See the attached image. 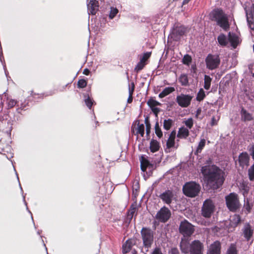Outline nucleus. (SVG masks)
I'll use <instances>...</instances> for the list:
<instances>
[{"instance_id":"4be33fe9","label":"nucleus","mask_w":254,"mask_h":254,"mask_svg":"<svg viewBox=\"0 0 254 254\" xmlns=\"http://www.w3.org/2000/svg\"><path fill=\"white\" fill-rule=\"evenodd\" d=\"M189 129L184 127H182L179 128L177 136L181 139H186L189 135Z\"/></svg>"},{"instance_id":"e433bc0d","label":"nucleus","mask_w":254,"mask_h":254,"mask_svg":"<svg viewBox=\"0 0 254 254\" xmlns=\"http://www.w3.org/2000/svg\"><path fill=\"white\" fill-rule=\"evenodd\" d=\"M205 96V94L203 89H200L197 93L196 99L197 101L202 100Z\"/></svg>"},{"instance_id":"6e6d98bb","label":"nucleus","mask_w":254,"mask_h":254,"mask_svg":"<svg viewBox=\"0 0 254 254\" xmlns=\"http://www.w3.org/2000/svg\"><path fill=\"white\" fill-rule=\"evenodd\" d=\"M251 155L254 159V145H253L250 149Z\"/></svg>"},{"instance_id":"f8f14e48","label":"nucleus","mask_w":254,"mask_h":254,"mask_svg":"<svg viewBox=\"0 0 254 254\" xmlns=\"http://www.w3.org/2000/svg\"><path fill=\"white\" fill-rule=\"evenodd\" d=\"M176 136V131L173 130L169 135V137L166 141V148L165 149L166 152L170 151V149L173 148L177 149L179 145L175 142V138Z\"/></svg>"},{"instance_id":"58836bf2","label":"nucleus","mask_w":254,"mask_h":254,"mask_svg":"<svg viewBox=\"0 0 254 254\" xmlns=\"http://www.w3.org/2000/svg\"><path fill=\"white\" fill-rule=\"evenodd\" d=\"M199 191H183L184 194L190 197H194L198 195Z\"/></svg>"},{"instance_id":"bf43d9fd","label":"nucleus","mask_w":254,"mask_h":254,"mask_svg":"<svg viewBox=\"0 0 254 254\" xmlns=\"http://www.w3.org/2000/svg\"><path fill=\"white\" fill-rule=\"evenodd\" d=\"M216 124V120L214 117H213L211 120V125L214 126Z\"/></svg>"},{"instance_id":"37998d69","label":"nucleus","mask_w":254,"mask_h":254,"mask_svg":"<svg viewBox=\"0 0 254 254\" xmlns=\"http://www.w3.org/2000/svg\"><path fill=\"white\" fill-rule=\"evenodd\" d=\"M118 13V9L117 8H114V7H111V10H110V13L109 14V17L111 19H113L116 15V14Z\"/></svg>"},{"instance_id":"72a5a7b5","label":"nucleus","mask_w":254,"mask_h":254,"mask_svg":"<svg viewBox=\"0 0 254 254\" xmlns=\"http://www.w3.org/2000/svg\"><path fill=\"white\" fill-rule=\"evenodd\" d=\"M205 142L206 141L205 139L203 138L200 140L196 150V153H199L201 152L202 149L205 145Z\"/></svg>"},{"instance_id":"8fccbe9b","label":"nucleus","mask_w":254,"mask_h":254,"mask_svg":"<svg viewBox=\"0 0 254 254\" xmlns=\"http://www.w3.org/2000/svg\"><path fill=\"white\" fill-rule=\"evenodd\" d=\"M85 102L86 106L89 109H91V108L93 105V102H92V100L89 97H88L87 99H85Z\"/></svg>"},{"instance_id":"864d4df0","label":"nucleus","mask_w":254,"mask_h":254,"mask_svg":"<svg viewBox=\"0 0 254 254\" xmlns=\"http://www.w3.org/2000/svg\"><path fill=\"white\" fill-rule=\"evenodd\" d=\"M131 85H132L131 88V89L130 88H129V94L132 95L133 92L134 90V87H135V85H134V84L133 82H132L131 83Z\"/></svg>"},{"instance_id":"9b49d317","label":"nucleus","mask_w":254,"mask_h":254,"mask_svg":"<svg viewBox=\"0 0 254 254\" xmlns=\"http://www.w3.org/2000/svg\"><path fill=\"white\" fill-rule=\"evenodd\" d=\"M187 31V28L183 26H176L174 27L170 36L175 41L179 40Z\"/></svg>"},{"instance_id":"1a4fd4ad","label":"nucleus","mask_w":254,"mask_h":254,"mask_svg":"<svg viewBox=\"0 0 254 254\" xmlns=\"http://www.w3.org/2000/svg\"><path fill=\"white\" fill-rule=\"evenodd\" d=\"M171 216V212L166 207H162L156 213L155 219L161 223H166Z\"/></svg>"},{"instance_id":"4468645a","label":"nucleus","mask_w":254,"mask_h":254,"mask_svg":"<svg viewBox=\"0 0 254 254\" xmlns=\"http://www.w3.org/2000/svg\"><path fill=\"white\" fill-rule=\"evenodd\" d=\"M136 239L135 238L129 239L126 241L122 247V252L124 254L129 253L132 247L135 245Z\"/></svg>"},{"instance_id":"a211bd4d","label":"nucleus","mask_w":254,"mask_h":254,"mask_svg":"<svg viewBox=\"0 0 254 254\" xmlns=\"http://www.w3.org/2000/svg\"><path fill=\"white\" fill-rule=\"evenodd\" d=\"M250 157L246 152L241 153L239 156L238 162L240 166L244 167L249 165Z\"/></svg>"},{"instance_id":"a19ab883","label":"nucleus","mask_w":254,"mask_h":254,"mask_svg":"<svg viewBox=\"0 0 254 254\" xmlns=\"http://www.w3.org/2000/svg\"><path fill=\"white\" fill-rule=\"evenodd\" d=\"M249 176L250 180H254V164L249 169Z\"/></svg>"},{"instance_id":"09e8293b","label":"nucleus","mask_w":254,"mask_h":254,"mask_svg":"<svg viewBox=\"0 0 254 254\" xmlns=\"http://www.w3.org/2000/svg\"><path fill=\"white\" fill-rule=\"evenodd\" d=\"M151 56V53L147 52L143 54L142 57L140 59V61L145 63Z\"/></svg>"},{"instance_id":"4c0bfd02","label":"nucleus","mask_w":254,"mask_h":254,"mask_svg":"<svg viewBox=\"0 0 254 254\" xmlns=\"http://www.w3.org/2000/svg\"><path fill=\"white\" fill-rule=\"evenodd\" d=\"M147 104L151 108H152L153 107H155L157 105H159L160 104L158 102L153 100V99H150L147 101Z\"/></svg>"},{"instance_id":"4d7b16f0","label":"nucleus","mask_w":254,"mask_h":254,"mask_svg":"<svg viewBox=\"0 0 254 254\" xmlns=\"http://www.w3.org/2000/svg\"><path fill=\"white\" fill-rule=\"evenodd\" d=\"M90 73V71L87 68H85L84 70H83V73L85 75H88Z\"/></svg>"},{"instance_id":"f704fd0d","label":"nucleus","mask_w":254,"mask_h":254,"mask_svg":"<svg viewBox=\"0 0 254 254\" xmlns=\"http://www.w3.org/2000/svg\"><path fill=\"white\" fill-rule=\"evenodd\" d=\"M155 132L156 135L159 137L161 138L163 136V133L159 127V123L156 122L155 125Z\"/></svg>"},{"instance_id":"cd10ccee","label":"nucleus","mask_w":254,"mask_h":254,"mask_svg":"<svg viewBox=\"0 0 254 254\" xmlns=\"http://www.w3.org/2000/svg\"><path fill=\"white\" fill-rule=\"evenodd\" d=\"M137 127L136 129V134H139L141 136L143 137L144 134V126L143 124H140L139 122L137 121Z\"/></svg>"},{"instance_id":"412c9836","label":"nucleus","mask_w":254,"mask_h":254,"mask_svg":"<svg viewBox=\"0 0 254 254\" xmlns=\"http://www.w3.org/2000/svg\"><path fill=\"white\" fill-rule=\"evenodd\" d=\"M228 40L230 42L231 46L233 48H236L238 45L239 44V37L234 34H231L230 32L228 34Z\"/></svg>"},{"instance_id":"ddd939ff","label":"nucleus","mask_w":254,"mask_h":254,"mask_svg":"<svg viewBox=\"0 0 254 254\" xmlns=\"http://www.w3.org/2000/svg\"><path fill=\"white\" fill-rule=\"evenodd\" d=\"M221 244L218 241L210 245L206 254H221Z\"/></svg>"},{"instance_id":"f03ea898","label":"nucleus","mask_w":254,"mask_h":254,"mask_svg":"<svg viewBox=\"0 0 254 254\" xmlns=\"http://www.w3.org/2000/svg\"><path fill=\"white\" fill-rule=\"evenodd\" d=\"M181 252L184 254H203L204 244L199 240H195L190 243L188 240L182 239L180 244Z\"/></svg>"},{"instance_id":"2f4dec72","label":"nucleus","mask_w":254,"mask_h":254,"mask_svg":"<svg viewBox=\"0 0 254 254\" xmlns=\"http://www.w3.org/2000/svg\"><path fill=\"white\" fill-rule=\"evenodd\" d=\"M211 80L212 79L209 76L206 75L204 76V88L206 90H208L210 88Z\"/></svg>"},{"instance_id":"7c9ffc66","label":"nucleus","mask_w":254,"mask_h":254,"mask_svg":"<svg viewBox=\"0 0 254 254\" xmlns=\"http://www.w3.org/2000/svg\"><path fill=\"white\" fill-rule=\"evenodd\" d=\"M242 117L245 121H250L253 119L252 115L244 109L242 110Z\"/></svg>"},{"instance_id":"a18cd8bd","label":"nucleus","mask_w":254,"mask_h":254,"mask_svg":"<svg viewBox=\"0 0 254 254\" xmlns=\"http://www.w3.org/2000/svg\"><path fill=\"white\" fill-rule=\"evenodd\" d=\"M145 65V63L141 61H140V62L137 64L136 67H135V70H136L137 71L141 70V69H143Z\"/></svg>"},{"instance_id":"de8ad7c7","label":"nucleus","mask_w":254,"mask_h":254,"mask_svg":"<svg viewBox=\"0 0 254 254\" xmlns=\"http://www.w3.org/2000/svg\"><path fill=\"white\" fill-rule=\"evenodd\" d=\"M87 85V82L84 79H80L78 81L77 85L79 88H84Z\"/></svg>"},{"instance_id":"79ce46f5","label":"nucleus","mask_w":254,"mask_h":254,"mask_svg":"<svg viewBox=\"0 0 254 254\" xmlns=\"http://www.w3.org/2000/svg\"><path fill=\"white\" fill-rule=\"evenodd\" d=\"M145 124L146 125V132L147 135H149L150 132L151 126L148 121V118L147 117L145 119Z\"/></svg>"},{"instance_id":"f3484780","label":"nucleus","mask_w":254,"mask_h":254,"mask_svg":"<svg viewBox=\"0 0 254 254\" xmlns=\"http://www.w3.org/2000/svg\"><path fill=\"white\" fill-rule=\"evenodd\" d=\"M138 209V205L136 201H134L130 205L127 213V217L128 219L131 220L133 215L135 214L136 216L137 214V211Z\"/></svg>"},{"instance_id":"6e6552de","label":"nucleus","mask_w":254,"mask_h":254,"mask_svg":"<svg viewBox=\"0 0 254 254\" xmlns=\"http://www.w3.org/2000/svg\"><path fill=\"white\" fill-rule=\"evenodd\" d=\"M206 65L210 70L217 68L220 63V59L218 55L209 54L205 59Z\"/></svg>"},{"instance_id":"bb28decb","label":"nucleus","mask_w":254,"mask_h":254,"mask_svg":"<svg viewBox=\"0 0 254 254\" xmlns=\"http://www.w3.org/2000/svg\"><path fill=\"white\" fill-rule=\"evenodd\" d=\"M179 82L183 86L189 85V80L188 76L186 74H181L179 78Z\"/></svg>"},{"instance_id":"13d9d810","label":"nucleus","mask_w":254,"mask_h":254,"mask_svg":"<svg viewBox=\"0 0 254 254\" xmlns=\"http://www.w3.org/2000/svg\"><path fill=\"white\" fill-rule=\"evenodd\" d=\"M132 94H129V97H128V98L127 99V102L130 103L132 102Z\"/></svg>"},{"instance_id":"423d86ee","label":"nucleus","mask_w":254,"mask_h":254,"mask_svg":"<svg viewBox=\"0 0 254 254\" xmlns=\"http://www.w3.org/2000/svg\"><path fill=\"white\" fill-rule=\"evenodd\" d=\"M226 204L229 210L235 212L240 208L238 195L234 192L230 193L225 197Z\"/></svg>"},{"instance_id":"680f3d73","label":"nucleus","mask_w":254,"mask_h":254,"mask_svg":"<svg viewBox=\"0 0 254 254\" xmlns=\"http://www.w3.org/2000/svg\"><path fill=\"white\" fill-rule=\"evenodd\" d=\"M190 0H184L183 4H186L188 3Z\"/></svg>"},{"instance_id":"5fc2aeb1","label":"nucleus","mask_w":254,"mask_h":254,"mask_svg":"<svg viewBox=\"0 0 254 254\" xmlns=\"http://www.w3.org/2000/svg\"><path fill=\"white\" fill-rule=\"evenodd\" d=\"M151 110L154 112V113L156 115L160 111L159 108L156 107L152 108Z\"/></svg>"},{"instance_id":"c756f323","label":"nucleus","mask_w":254,"mask_h":254,"mask_svg":"<svg viewBox=\"0 0 254 254\" xmlns=\"http://www.w3.org/2000/svg\"><path fill=\"white\" fill-rule=\"evenodd\" d=\"M141 169L142 171H146L147 167L149 165V161L143 156L141 157Z\"/></svg>"},{"instance_id":"052dcab7","label":"nucleus","mask_w":254,"mask_h":254,"mask_svg":"<svg viewBox=\"0 0 254 254\" xmlns=\"http://www.w3.org/2000/svg\"><path fill=\"white\" fill-rule=\"evenodd\" d=\"M200 112H201V109H198L196 111V117L198 116V115L200 113Z\"/></svg>"},{"instance_id":"39448f33","label":"nucleus","mask_w":254,"mask_h":254,"mask_svg":"<svg viewBox=\"0 0 254 254\" xmlns=\"http://www.w3.org/2000/svg\"><path fill=\"white\" fill-rule=\"evenodd\" d=\"M215 206L210 199H206L203 203L201 209V215L205 218H210L214 212Z\"/></svg>"},{"instance_id":"e2e57ef3","label":"nucleus","mask_w":254,"mask_h":254,"mask_svg":"<svg viewBox=\"0 0 254 254\" xmlns=\"http://www.w3.org/2000/svg\"><path fill=\"white\" fill-rule=\"evenodd\" d=\"M248 191H243V195L244 196H245V195H247L248 194Z\"/></svg>"},{"instance_id":"9d476101","label":"nucleus","mask_w":254,"mask_h":254,"mask_svg":"<svg viewBox=\"0 0 254 254\" xmlns=\"http://www.w3.org/2000/svg\"><path fill=\"white\" fill-rule=\"evenodd\" d=\"M192 98V97L190 95L181 94L177 96L176 101L180 106L186 108L190 104Z\"/></svg>"},{"instance_id":"20e7f679","label":"nucleus","mask_w":254,"mask_h":254,"mask_svg":"<svg viewBox=\"0 0 254 254\" xmlns=\"http://www.w3.org/2000/svg\"><path fill=\"white\" fill-rule=\"evenodd\" d=\"M143 246L147 250L153 244L154 232L150 228L143 227L140 231Z\"/></svg>"},{"instance_id":"2eb2a0df","label":"nucleus","mask_w":254,"mask_h":254,"mask_svg":"<svg viewBox=\"0 0 254 254\" xmlns=\"http://www.w3.org/2000/svg\"><path fill=\"white\" fill-rule=\"evenodd\" d=\"M99 3L96 0H89L87 3V8L89 14L95 15L98 10Z\"/></svg>"},{"instance_id":"7ed1b4c3","label":"nucleus","mask_w":254,"mask_h":254,"mask_svg":"<svg viewBox=\"0 0 254 254\" xmlns=\"http://www.w3.org/2000/svg\"><path fill=\"white\" fill-rule=\"evenodd\" d=\"M211 20L216 22L225 31H228L230 28V24L227 15L221 9H214L210 13Z\"/></svg>"},{"instance_id":"c85d7f7f","label":"nucleus","mask_w":254,"mask_h":254,"mask_svg":"<svg viewBox=\"0 0 254 254\" xmlns=\"http://www.w3.org/2000/svg\"><path fill=\"white\" fill-rule=\"evenodd\" d=\"M173 124V121L172 119H168L167 120H164L163 122V128L168 130L172 127Z\"/></svg>"},{"instance_id":"5701e85b","label":"nucleus","mask_w":254,"mask_h":254,"mask_svg":"<svg viewBox=\"0 0 254 254\" xmlns=\"http://www.w3.org/2000/svg\"><path fill=\"white\" fill-rule=\"evenodd\" d=\"M244 237L249 240L253 233V230L251 229V226L249 224H247L245 225L244 231H243Z\"/></svg>"},{"instance_id":"c03bdc74","label":"nucleus","mask_w":254,"mask_h":254,"mask_svg":"<svg viewBox=\"0 0 254 254\" xmlns=\"http://www.w3.org/2000/svg\"><path fill=\"white\" fill-rule=\"evenodd\" d=\"M16 101L12 99H7V104L8 108H13L16 104Z\"/></svg>"},{"instance_id":"dca6fc26","label":"nucleus","mask_w":254,"mask_h":254,"mask_svg":"<svg viewBox=\"0 0 254 254\" xmlns=\"http://www.w3.org/2000/svg\"><path fill=\"white\" fill-rule=\"evenodd\" d=\"M200 186L195 182L191 181L186 183L183 187L182 190H200Z\"/></svg>"},{"instance_id":"ea45409f","label":"nucleus","mask_w":254,"mask_h":254,"mask_svg":"<svg viewBox=\"0 0 254 254\" xmlns=\"http://www.w3.org/2000/svg\"><path fill=\"white\" fill-rule=\"evenodd\" d=\"M185 125L188 127L189 129H190L193 125V121L192 118H189L184 122Z\"/></svg>"},{"instance_id":"49530a36","label":"nucleus","mask_w":254,"mask_h":254,"mask_svg":"<svg viewBox=\"0 0 254 254\" xmlns=\"http://www.w3.org/2000/svg\"><path fill=\"white\" fill-rule=\"evenodd\" d=\"M183 61L184 64L189 65L191 61V58L190 56L186 55L184 57Z\"/></svg>"},{"instance_id":"f257e3e1","label":"nucleus","mask_w":254,"mask_h":254,"mask_svg":"<svg viewBox=\"0 0 254 254\" xmlns=\"http://www.w3.org/2000/svg\"><path fill=\"white\" fill-rule=\"evenodd\" d=\"M201 171L208 189L217 190L222 186L224 182L222 171L215 165L205 166Z\"/></svg>"},{"instance_id":"aec40b11","label":"nucleus","mask_w":254,"mask_h":254,"mask_svg":"<svg viewBox=\"0 0 254 254\" xmlns=\"http://www.w3.org/2000/svg\"><path fill=\"white\" fill-rule=\"evenodd\" d=\"M172 191H164L160 195V198L166 203L170 204L173 197Z\"/></svg>"},{"instance_id":"0e129e2a","label":"nucleus","mask_w":254,"mask_h":254,"mask_svg":"<svg viewBox=\"0 0 254 254\" xmlns=\"http://www.w3.org/2000/svg\"><path fill=\"white\" fill-rule=\"evenodd\" d=\"M137 189H138V188L134 189V188H133V190H137Z\"/></svg>"},{"instance_id":"473e14b6","label":"nucleus","mask_w":254,"mask_h":254,"mask_svg":"<svg viewBox=\"0 0 254 254\" xmlns=\"http://www.w3.org/2000/svg\"><path fill=\"white\" fill-rule=\"evenodd\" d=\"M231 222L232 224L235 226H237V225L241 222V217L239 215L235 214L233 216L231 217Z\"/></svg>"},{"instance_id":"b1692460","label":"nucleus","mask_w":254,"mask_h":254,"mask_svg":"<svg viewBox=\"0 0 254 254\" xmlns=\"http://www.w3.org/2000/svg\"><path fill=\"white\" fill-rule=\"evenodd\" d=\"M175 90V88L173 87H166L159 94V97L163 98Z\"/></svg>"},{"instance_id":"393cba45","label":"nucleus","mask_w":254,"mask_h":254,"mask_svg":"<svg viewBox=\"0 0 254 254\" xmlns=\"http://www.w3.org/2000/svg\"><path fill=\"white\" fill-rule=\"evenodd\" d=\"M219 44L223 47L227 46L229 40L226 36L223 34H221L217 38Z\"/></svg>"},{"instance_id":"69168bd1","label":"nucleus","mask_w":254,"mask_h":254,"mask_svg":"<svg viewBox=\"0 0 254 254\" xmlns=\"http://www.w3.org/2000/svg\"><path fill=\"white\" fill-rule=\"evenodd\" d=\"M253 50H254V45H253Z\"/></svg>"},{"instance_id":"603ef678","label":"nucleus","mask_w":254,"mask_h":254,"mask_svg":"<svg viewBox=\"0 0 254 254\" xmlns=\"http://www.w3.org/2000/svg\"><path fill=\"white\" fill-rule=\"evenodd\" d=\"M151 254H163V253L160 248L156 247L153 250Z\"/></svg>"},{"instance_id":"c9c22d12","label":"nucleus","mask_w":254,"mask_h":254,"mask_svg":"<svg viewBox=\"0 0 254 254\" xmlns=\"http://www.w3.org/2000/svg\"><path fill=\"white\" fill-rule=\"evenodd\" d=\"M226 254H237V251L235 244H231L227 250Z\"/></svg>"},{"instance_id":"3c124183","label":"nucleus","mask_w":254,"mask_h":254,"mask_svg":"<svg viewBox=\"0 0 254 254\" xmlns=\"http://www.w3.org/2000/svg\"><path fill=\"white\" fill-rule=\"evenodd\" d=\"M169 254H180V252L177 248H173L169 252Z\"/></svg>"},{"instance_id":"a878e982","label":"nucleus","mask_w":254,"mask_h":254,"mask_svg":"<svg viewBox=\"0 0 254 254\" xmlns=\"http://www.w3.org/2000/svg\"><path fill=\"white\" fill-rule=\"evenodd\" d=\"M160 148L159 142L155 140H152L150 143V149L152 152L157 151Z\"/></svg>"},{"instance_id":"0eeeda50","label":"nucleus","mask_w":254,"mask_h":254,"mask_svg":"<svg viewBox=\"0 0 254 254\" xmlns=\"http://www.w3.org/2000/svg\"><path fill=\"white\" fill-rule=\"evenodd\" d=\"M179 231L184 237H190L194 233V226L187 220H184L180 223Z\"/></svg>"},{"instance_id":"6ab92c4d","label":"nucleus","mask_w":254,"mask_h":254,"mask_svg":"<svg viewBox=\"0 0 254 254\" xmlns=\"http://www.w3.org/2000/svg\"><path fill=\"white\" fill-rule=\"evenodd\" d=\"M248 24L252 30H254V14L252 9L245 8Z\"/></svg>"}]
</instances>
